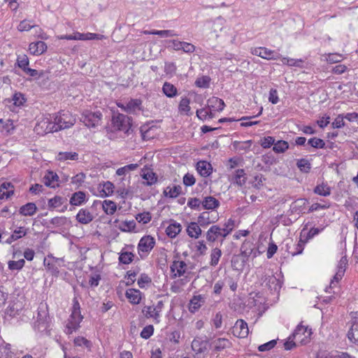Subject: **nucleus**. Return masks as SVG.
<instances>
[{
    "instance_id": "1",
    "label": "nucleus",
    "mask_w": 358,
    "mask_h": 358,
    "mask_svg": "<svg viewBox=\"0 0 358 358\" xmlns=\"http://www.w3.org/2000/svg\"><path fill=\"white\" fill-rule=\"evenodd\" d=\"M47 306L41 304L38 309L36 321L34 324V329L41 333L48 332L49 322Z\"/></svg>"
},
{
    "instance_id": "2",
    "label": "nucleus",
    "mask_w": 358,
    "mask_h": 358,
    "mask_svg": "<svg viewBox=\"0 0 358 358\" xmlns=\"http://www.w3.org/2000/svg\"><path fill=\"white\" fill-rule=\"evenodd\" d=\"M52 115L57 131L70 128L76 122V119L69 112H60Z\"/></svg>"
},
{
    "instance_id": "3",
    "label": "nucleus",
    "mask_w": 358,
    "mask_h": 358,
    "mask_svg": "<svg viewBox=\"0 0 358 358\" xmlns=\"http://www.w3.org/2000/svg\"><path fill=\"white\" fill-rule=\"evenodd\" d=\"M35 131L38 134H45L48 133H53L57 131V128L55 124L53 115H49L43 117L38 121L35 126Z\"/></svg>"
},
{
    "instance_id": "4",
    "label": "nucleus",
    "mask_w": 358,
    "mask_h": 358,
    "mask_svg": "<svg viewBox=\"0 0 358 358\" xmlns=\"http://www.w3.org/2000/svg\"><path fill=\"white\" fill-rule=\"evenodd\" d=\"M164 306L163 301H159L155 306H144L142 313L146 318L152 319L155 323H159L161 317L160 313L164 308Z\"/></svg>"
},
{
    "instance_id": "5",
    "label": "nucleus",
    "mask_w": 358,
    "mask_h": 358,
    "mask_svg": "<svg viewBox=\"0 0 358 358\" xmlns=\"http://www.w3.org/2000/svg\"><path fill=\"white\" fill-rule=\"evenodd\" d=\"M112 124L114 129L124 132H127L131 125L130 118L121 113H117L113 116Z\"/></svg>"
},
{
    "instance_id": "6",
    "label": "nucleus",
    "mask_w": 358,
    "mask_h": 358,
    "mask_svg": "<svg viewBox=\"0 0 358 358\" xmlns=\"http://www.w3.org/2000/svg\"><path fill=\"white\" fill-rule=\"evenodd\" d=\"M311 334L312 331L310 329L300 324L297 326L292 334V338L296 343L305 345L309 341Z\"/></svg>"
},
{
    "instance_id": "7",
    "label": "nucleus",
    "mask_w": 358,
    "mask_h": 358,
    "mask_svg": "<svg viewBox=\"0 0 358 358\" xmlns=\"http://www.w3.org/2000/svg\"><path fill=\"white\" fill-rule=\"evenodd\" d=\"M262 280V285L271 292H279L282 286V282L273 274L272 272L271 273L265 274Z\"/></svg>"
},
{
    "instance_id": "8",
    "label": "nucleus",
    "mask_w": 358,
    "mask_h": 358,
    "mask_svg": "<svg viewBox=\"0 0 358 358\" xmlns=\"http://www.w3.org/2000/svg\"><path fill=\"white\" fill-rule=\"evenodd\" d=\"M101 116L100 112L85 111L82 114L80 120L88 127H95L100 124Z\"/></svg>"
},
{
    "instance_id": "9",
    "label": "nucleus",
    "mask_w": 358,
    "mask_h": 358,
    "mask_svg": "<svg viewBox=\"0 0 358 358\" xmlns=\"http://www.w3.org/2000/svg\"><path fill=\"white\" fill-rule=\"evenodd\" d=\"M155 245V240L150 236H145L141 238L138 244V252L139 255L143 257L149 253Z\"/></svg>"
},
{
    "instance_id": "10",
    "label": "nucleus",
    "mask_w": 358,
    "mask_h": 358,
    "mask_svg": "<svg viewBox=\"0 0 358 358\" xmlns=\"http://www.w3.org/2000/svg\"><path fill=\"white\" fill-rule=\"evenodd\" d=\"M347 264V259L345 257H342L339 262L337 267V271L334 275L333 279L331 280L329 287L327 288L326 292L331 293V289L336 287L338 282L342 279L345 271V266Z\"/></svg>"
},
{
    "instance_id": "11",
    "label": "nucleus",
    "mask_w": 358,
    "mask_h": 358,
    "mask_svg": "<svg viewBox=\"0 0 358 358\" xmlns=\"http://www.w3.org/2000/svg\"><path fill=\"white\" fill-rule=\"evenodd\" d=\"M83 320V316L80 311L72 310L70 318L66 324V332L67 334H71L80 327V323Z\"/></svg>"
},
{
    "instance_id": "12",
    "label": "nucleus",
    "mask_w": 358,
    "mask_h": 358,
    "mask_svg": "<svg viewBox=\"0 0 358 358\" xmlns=\"http://www.w3.org/2000/svg\"><path fill=\"white\" fill-rule=\"evenodd\" d=\"M250 252L241 251L239 255H234L231 259V266L234 270L241 271H243L245 264L248 260V257L250 255Z\"/></svg>"
},
{
    "instance_id": "13",
    "label": "nucleus",
    "mask_w": 358,
    "mask_h": 358,
    "mask_svg": "<svg viewBox=\"0 0 358 358\" xmlns=\"http://www.w3.org/2000/svg\"><path fill=\"white\" fill-rule=\"evenodd\" d=\"M252 54L266 59H278L281 57L280 55L274 50H269L264 47L255 48L252 50Z\"/></svg>"
},
{
    "instance_id": "14",
    "label": "nucleus",
    "mask_w": 358,
    "mask_h": 358,
    "mask_svg": "<svg viewBox=\"0 0 358 358\" xmlns=\"http://www.w3.org/2000/svg\"><path fill=\"white\" fill-rule=\"evenodd\" d=\"M206 240L208 242L213 243L216 241L220 237H227L224 229H222L219 225L211 226L206 232Z\"/></svg>"
},
{
    "instance_id": "15",
    "label": "nucleus",
    "mask_w": 358,
    "mask_h": 358,
    "mask_svg": "<svg viewBox=\"0 0 358 358\" xmlns=\"http://www.w3.org/2000/svg\"><path fill=\"white\" fill-rule=\"evenodd\" d=\"M192 349L196 355L208 352V341L201 337H195L192 342Z\"/></svg>"
},
{
    "instance_id": "16",
    "label": "nucleus",
    "mask_w": 358,
    "mask_h": 358,
    "mask_svg": "<svg viewBox=\"0 0 358 358\" xmlns=\"http://www.w3.org/2000/svg\"><path fill=\"white\" fill-rule=\"evenodd\" d=\"M232 334L238 338H245L249 334L248 324L243 320H238L232 328Z\"/></svg>"
},
{
    "instance_id": "17",
    "label": "nucleus",
    "mask_w": 358,
    "mask_h": 358,
    "mask_svg": "<svg viewBox=\"0 0 358 358\" xmlns=\"http://www.w3.org/2000/svg\"><path fill=\"white\" fill-rule=\"evenodd\" d=\"M170 43H171L172 48L176 51L182 50L185 53H192L196 50V47L190 43L178 40H171Z\"/></svg>"
},
{
    "instance_id": "18",
    "label": "nucleus",
    "mask_w": 358,
    "mask_h": 358,
    "mask_svg": "<svg viewBox=\"0 0 358 358\" xmlns=\"http://www.w3.org/2000/svg\"><path fill=\"white\" fill-rule=\"evenodd\" d=\"M59 259L53 257L52 256H48V258H45L43 264L46 267V269L53 275L57 276L59 271Z\"/></svg>"
},
{
    "instance_id": "19",
    "label": "nucleus",
    "mask_w": 358,
    "mask_h": 358,
    "mask_svg": "<svg viewBox=\"0 0 358 358\" xmlns=\"http://www.w3.org/2000/svg\"><path fill=\"white\" fill-rule=\"evenodd\" d=\"M182 230V225L173 220H170L169 226L166 228L165 233L170 238H175Z\"/></svg>"
},
{
    "instance_id": "20",
    "label": "nucleus",
    "mask_w": 358,
    "mask_h": 358,
    "mask_svg": "<svg viewBox=\"0 0 358 358\" xmlns=\"http://www.w3.org/2000/svg\"><path fill=\"white\" fill-rule=\"evenodd\" d=\"M187 269V264L183 261H174L171 266V271L173 278L183 275Z\"/></svg>"
},
{
    "instance_id": "21",
    "label": "nucleus",
    "mask_w": 358,
    "mask_h": 358,
    "mask_svg": "<svg viewBox=\"0 0 358 358\" xmlns=\"http://www.w3.org/2000/svg\"><path fill=\"white\" fill-rule=\"evenodd\" d=\"M94 219L92 213L87 208H81L76 215V220L82 224H87Z\"/></svg>"
},
{
    "instance_id": "22",
    "label": "nucleus",
    "mask_w": 358,
    "mask_h": 358,
    "mask_svg": "<svg viewBox=\"0 0 358 358\" xmlns=\"http://www.w3.org/2000/svg\"><path fill=\"white\" fill-rule=\"evenodd\" d=\"M59 177L53 171H47L43 177V182L45 186L55 188L58 186Z\"/></svg>"
},
{
    "instance_id": "23",
    "label": "nucleus",
    "mask_w": 358,
    "mask_h": 358,
    "mask_svg": "<svg viewBox=\"0 0 358 358\" xmlns=\"http://www.w3.org/2000/svg\"><path fill=\"white\" fill-rule=\"evenodd\" d=\"M217 220V216L210 214L209 212H203L198 217L197 222L202 227H206L211 223H214Z\"/></svg>"
},
{
    "instance_id": "24",
    "label": "nucleus",
    "mask_w": 358,
    "mask_h": 358,
    "mask_svg": "<svg viewBox=\"0 0 358 358\" xmlns=\"http://www.w3.org/2000/svg\"><path fill=\"white\" fill-rule=\"evenodd\" d=\"M125 296L129 301L134 305L139 304L142 299V293L136 289H127Z\"/></svg>"
},
{
    "instance_id": "25",
    "label": "nucleus",
    "mask_w": 358,
    "mask_h": 358,
    "mask_svg": "<svg viewBox=\"0 0 358 358\" xmlns=\"http://www.w3.org/2000/svg\"><path fill=\"white\" fill-rule=\"evenodd\" d=\"M47 50V45L41 41L31 43L29 45V50L34 55H40Z\"/></svg>"
},
{
    "instance_id": "26",
    "label": "nucleus",
    "mask_w": 358,
    "mask_h": 358,
    "mask_svg": "<svg viewBox=\"0 0 358 358\" xmlns=\"http://www.w3.org/2000/svg\"><path fill=\"white\" fill-rule=\"evenodd\" d=\"M224 102L222 99L217 97H212L208 100V108L212 110L222 111L224 108Z\"/></svg>"
},
{
    "instance_id": "27",
    "label": "nucleus",
    "mask_w": 358,
    "mask_h": 358,
    "mask_svg": "<svg viewBox=\"0 0 358 358\" xmlns=\"http://www.w3.org/2000/svg\"><path fill=\"white\" fill-rule=\"evenodd\" d=\"M204 302L205 299L202 295L194 296L189 301V310L191 313H195L201 307Z\"/></svg>"
},
{
    "instance_id": "28",
    "label": "nucleus",
    "mask_w": 358,
    "mask_h": 358,
    "mask_svg": "<svg viewBox=\"0 0 358 358\" xmlns=\"http://www.w3.org/2000/svg\"><path fill=\"white\" fill-rule=\"evenodd\" d=\"M308 201L304 199H299L292 202L290 205V211L292 213H304V209Z\"/></svg>"
},
{
    "instance_id": "29",
    "label": "nucleus",
    "mask_w": 358,
    "mask_h": 358,
    "mask_svg": "<svg viewBox=\"0 0 358 358\" xmlns=\"http://www.w3.org/2000/svg\"><path fill=\"white\" fill-rule=\"evenodd\" d=\"M201 226L199 225V224L197 222H190L187 227V235L191 237V238H198L201 234Z\"/></svg>"
},
{
    "instance_id": "30",
    "label": "nucleus",
    "mask_w": 358,
    "mask_h": 358,
    "mask_svg": "<svg viewBox=\"0 0 358 358\" xmlns=\"http://www.w3.org/2000/svg\"><path fill=\"white\" fill-rule=\"evenodd\" d=\"M196 170L201 176L207 177L212 172V166L206 161H200L196 164Z\"/></svg>"
},
{
    "instance_id": "31",
    "label": "nucleus",
    "mask_w": 358,
    "mask_h": 358,
    "mask_svg": "<svg viewBox=\"0 0 358 358\" xmlns=\"http://www.w3.org/2000/svg\"><path fill=\"white\" fill-rule=\"evenodd\" d=\"M142 101L139 99H130L126 104V112L135 113L141 110Z\"/></svg>"
},
{
    "instance_id": "32",
    "label": "nucleus",
    "mask_w": 358,
    "mask_h": 358,
    "mask_svg": "<svg viewBox=\"0 0 358 358\" xmlns=\"http://www.w3.org/2000/svg\"><path fill=\"white\" fill-rule=\"evenodd\" d=\"M114 222L118 223V224H116L115 227L124 232L132 231L136 227V222L134 220H124L119 222L118 220H115Z\"/></svg>"
},
{
    "instance_id": "33",
    "label": "nucleus",
    "mask_w": 358,
    "mask_h": 358,
    "mask_svg": "<svg viewBox=\"0 0 358 358\" xmlns=\"http://www.w3.org/2000/svg\"><path fill=\"white\" fill-rule=\"evenodd\" d=\"M27 234V229L24 227H20L15 229L10 237L6 240V243L8 244L24 237Z\"/></svg>"
},
{
    "instance_id": "34",
    "label": "nucleus",
    "mask_w": 358,
    "mask_h": 358,
    "mask_svg": "<svg viewBox=\"0 0 358 358\" xmlns=\"http://www.w3.org/2000/svg\"><path fill=\"white\" fill-rule=\"evenodd\" d=\"M347 336L350 343L358 346V321L352 324Z\"/></svg>"
},
{
    "instance_id": "35",
    "label": "nucleus",
    "mask_w": 358,
    "mask_h": 358,
    "mask_svg": "<svg viewBox=\"0 0 358 358\" xmlns=\"http://www.w3.org/2000/svg\"><path fill=\"white\" fill-rule=\"evenodd\" d=\"M78 153L76 152H59L57 155V159L60 162L68 160L77 161L79 159Z\"/></svg>"
},
{
    "instance_id": "36",
    "label": "nucleus",
    "mask_w": 358,
    "mask_h": 358,
    "mask_svg": "<svg viewBox=\"0 0 358 358\" xmlns=\"http://www.w3.org/2000/svg\"><path fill=\"white\" fill-rule=\"evenodd\" d=\"M13 186L10 182H4L0 186V199H8L13 194Z\"/></svg>"
},
{
    "instance_id": "37",
    "label": "nucleus",
    "mask_w": 358,
    "mask_h": 358,
    "mask_svg": "<svg viewBox=\"0 0 358 358\" xmlns=\"http://www.w3.org/2000/svg\"><path fill=\"white\" fill-rule=\"evenodd\" d=\"M163 93L169 98H173L178 95V90L175 85L169 82H165L162 86Z\"/></svg>"
},
{
    "instance_id": "38",
    "label": "nucleus",
    "mask_w": 358,
    "mask_h": 358,
    "mask_svg": "<svg viewBox=\"0 0 358 358\" xmlns=\"http://www.w3.org/2000/svg\"><path fill=\"white\" fill-rule=\"evenodd\" d=\"M37 207L34 203H27L20 208V213L24 216H32L36 213Z\"/></svg>"
},
{
    "instance_id": "39",
    "label": "nucleus",
    "mask_w": 358,
    "mask_h": 358,
    "mask_svg": "<svg viewBox=\"0 0 358 358\" xmlns=\"http://www.w3.org/2000/svg\"><path fill=\"white\" fill-rule=\"evenodd\" d=\"M0 358H15L10 344H5L3 342L0 344Z\"/></svg>"
},
{
    "instance_id": "40",
    "label": "nucleus",
    "mask_w": 358,
    "mask_h": 358,
    "mask_svg": "<svg viewBox=\"0 0 358 358\" xmlns=\"http://www.w3.org/2000/svg\"><path fill=\"white\" fill-rule=\"evenodd\" d=\"M214 350L220 352L231 346V342L224 338H220L213 342Z\"/></svg>"
},
{
    "instance_id": "41",
    "label": "nucleus",
    "mask_w": 358,
    "mask_h": 358,
    "mask_svg": "<svg viewBox=\"0 0 358 358\" xmlns=\"http://www.w3.org/2000/svg\"><path fill=\"white\" fill-rule=\"evenodd\" d=\"M102 208L107 215H113L117 210L116 203L110 200H104L102 203Z\"/></svg>"
},
{
    "instance_id": "42",
    "label": "nucleus",
    "mask_w": 358,
    "mask_h": 358,
    "mask_svg": "<svg viewBox=\"0 0 358 358\" xmlns=\"http://www.w3.org/2000/svg\"><path fill=\"white\" fill-rule=\"evenodd\" d=\"M181 189L180 185L169 186L164 189V194L166 197L176 198L180 194Z\"/></svg>"
},
{
    "instance_id": "43",
    "label": "nucleus",
    "mask_w": 358,
    "mask_h": 358,
    "mask_svg": "<svg viewBox=\"0 0 358 358\" xmlns=\"http://www.w3.org/2000/svg\"><path fill=\"white\" fill-rule=\"evenodd\" d=\"M141 176L143 179L145 180L143 183L146 185H152L157 180V176L151 171H145Z\"/></svg>"
},
{
    "instance_id": "44",
    "label": "nucleus",
    "mask_w": 358,
    "mask_h": 358,
    "mask_svg": "<svg viewBox=\"0 0 358 358\" xmlns=\"http://www.w3.org/2000/svg\"><path fill=\"white\" fill-rule=\"evenodd\" d=\"M85 194L83 192H77L71 196L70 203L73 206H80L85 200Z\"/></svg>"
},
{
    "instance_id": "45",
    "label": "nucleus",
    "mask_w": 358,
    "mask_h": 358,
    "mask_svg": "<svg viewBox=\"0 0 358 358\" xmlns=\"http://www.w3.org/2000/svg\"><path fill=\"white\" fill-rule=\"evenodd\" d=\"M66 199L60 196H55L48 200V206L49 209L57 208L65 202Z\"/></svg>"
},
{
    "instance_id": "46",
    "label": "nucleus",
    "mask_w": 358,
    "mask_h": 358,
    "mask_svg": "<svg viewBox=\"0 0 358 358\" xmlns=\"http://www.w3.org/2000/svg\"><path fill=\"white\" fill-rule=\"evenodd\" d=\"M245 175L243 169H238L232 178V181L238 185L242 186L245 183Z\"/></svg>"
},
{
    "instance_id": "47",
    "label": "nucleus",
    "mask_w": 358,
    "mask_h": 358,
    "mask_svg": "<svg viewBox=\"0 0 358 358\" xmlns=\"http://www.w3.org/2000/svg\"><path fill=\"white\" fill-rule=\"evenodd\" d=\"M202 204L204 208L210 210L217 208L220 203L213 196H207L203 201Z\"/></svg>"
},
{
    "instance_id": "48",
    "label": "nucleus",
    "mask_w": 358,
    "mask_h": 358,
    "mask_svg": "<svg viewBox=\"0 0 358 358\" xmlns=\"http://www.w3.org/2000/svg\"><path fill=\"white\" fill-rule=\"evenodd\" d=\"M16 64L24 72L29 68V61L28 57L24 54L17 55Z\"/></svg>"
},
{
    "instance_id": "49",
    "label": "nucleus",
    "mask_w": 358,
    "mask_h": 358,
    "mask_svg": "<svg viewBox=\"0 0 358 358\" xmlns=\"http://www.w3.org/2000/svg\"><path fill=\"white\" fill-rule=\"evenodd\" d=\"M314 192L320 196H327L331 194V188L327 185L322 183L315 187Z\"/></svg>"
},
{
    "instance_id": "50",
    "label": "nucleus",
    "mask_w": 358,
    "mask_h": 358,
    "mask_svg": "<svg viewBox=\"0 0 358 358\" xmlns=\"http://www.w3.org/2000/svg\"><path fill=\"white\" fill-rule=\"evenodd\" d=\"M222 256V251L220 249L215 248L211 250L210 253V262L212 266H215L218 264L220 259Z\"/></svg>"
},
{
    "instance_id": "51",
    "label": "nucleus",
    "mask_w": 358,
    "mask_h": 358,
    "mask_svg": "<svg viewBox=\"0 0 358 358\" xmlns=\"http://www.w3.org/2000/svg\"><path fill=\"white\" fill-rule=\"evenodd\" d=\"M289 148V143L285 141H278L274 143L273 150L276 153H283Z\"/></svg>"
},
{
    "instance_id": "52",
    "label": "nucleus",
    "mask_w": 358,
    "mask_h": 358,
    "mask_svg": "<svg viewBox=\"0 0 358 358\" xmlns=\"http://www.w3.org/2000/svg\"><path fill=\"white\" fill-rule=\"evenodd\" d=\"M196 116L201 120H206V119H212L213 117L212 112L209 108H203L196 110Z\"/></svg>"
},
{
    "instance_id": "53",
    "label": "nucleus",
    "mask_w": 358,
    "mask_h": 358,
    "mask_svg": "<svg viewBox=\"0 0 358 358\" xmlns=\"http://www.w3.org/2000/svg\"><path fill=\"white\" fill-rule=\"evenodd\" d=\"M138 167V164H131L129 165H126L123 167L117 169V170L116 171V174L120 176H124L131 171H135Z\"/></svg>"
},
{
    "instance_id": "54",
    "label": "nucleus",
    "mask_w": 358,
    "mask_h": 358,
    "mask_svg": "<svg viewBox=\"0 0 358 358\" xmlns=\"http://www.w3.org/2000/svg\"><path fill=\"white\" fill-rule=\"evenodd\" d=\"M134 257V255L130 252L122 251L119 256V261L120 263L124 264H130Z\"/></svg>"
},
{
    "instance_id": "55",
    "label": "nucleus",
    "mask_w": 358,
    "mask_h": 358,
    "mask_svg": "<svg viewBox=\"0 0 358 358\" xmlns=\"http://www.w3.org/2000/svg\"><path fill=\"white\" fill-rule=\"evenodd\" d=\"M296 166L303 173H308L311 169V164L306 159H299L296 162Z\"/></svg>"
},
{
    "instance_id": "56",
    "label": "nucleus",
    "mask_w": 358,
    "mask_h": 358,
    "mask_svg": "<svg viewBox=\"0 0 358 358\" xmlns=\"http://www.w3.org/2000/svg\"><path fill=\"white\" fill-rule=\"evenodd\" d=\"M281 62L283 64L289 66H301L303 61L301 59H293L289 57H282Z\"/></svg>"
},
{
    "instance_id": "57",
    "label": "nucleus",
    "mask_w": 358,
    "mask_h": 358,
    "mask_svg": "<svg viewBox=\"0 0 358 358\" xmlns=\"http://www.w3.org/2000/svg\"><path fill=\"white\" fill-rule=\"evenodd\" d=\"M324 57L325 60L330 64L338 63L343 59V56L337 53H329Z\"/></svg>"
},
{
    "instance_id": "58",
    "label": "nucleus",
    "mask_w": 358,
    "mask_h": 358,
    "mask_svg": "<svg viewBox=\"0 0 358 358\" xmlns=\"http://www.w3.org/2000/svg\"><path fill=\"white\" fill-rule=\"evenodd\" d=\"M152 215L149 212H143L136 215V220L141 224H145L150 222Z\"/></svg>"
},
{
    "instance_id": "59",
    "label": "nucleus",
    "mask_w": 358,
    "mask_h": 358,
    "mask_svg": "<svg viewBox=\"0 0 358 358\" xmlns=\"http://www.w3.org/2000/svg\"><path fill=\"white\" fill-rule=\"evenodd\" d=\"M25 261L23 259L17 261H9L8 263V268L10 270H20L23 268Z\"/></svg>"
},
{
    "instance_id": "60",
    "label": "nucleus",
    "mask_w": 358,
    "mask_h": 358,
    "mask_svg": "<svg viewBox=\"0 0 358 358\" xmlns=\"http://www.w3.org/2000/svg\"><path fill=\"white\" fill-rule=\"evenodd\" d=\"M308 144L314 148H324L325 146L324 141L316 137L310 138L308 141Z\"/></svg>"
},
{
    "instance_id": "61",
    "label": "nucleus",
    "mask_w": 358,
    "mask_h": 358,
    "mask_svg": "<svg viewBox=\"0 0 358 358\" xmlns=\"http://www.w3.org/2000/svg\"><path fill=\"white\" fill-rule=\"evenodd\" d=\"M113 189L114 185L112 182L109 181L104 182L103 185V189L101 190V192H103L102 196H108L111 195L113 192Z\"/></svg>"
},
{
    "instance_id": "62",
    "label": "nucleus",
    "mask_w": 358,
    "mask_h": 358,
    "mask_svg": "<svg viewBox=\"0 0 358 358\" xmlns=\"http://www.w3.org/2000/svg\"><path fill=\"white\" fill-rule=\"evenodd\" d=\"M178 109L180 112L188 114L190 110L189 100L187 98H182L180 101Z\"/></svg>"
},
{
    "instance_id": "63",
    "label": "nucleus",
    "mask_w": 358,
    "mask_h": 358,
    "mask_svg": "<svg viewBox=\"0 0 358 358\" xmlns=\"http://www.w3.org/2000/svg\"><path fill=\"white\" fill-rule=\"evenodd\" d=\"M210 78L208 76L198 78L195 81V85L199 87L207 88L209 86Z\"/></svg>"
},
{
    "instance_id": "64",
    "label": "nucleus",
    "mask_w": 358,
    "mask_h": 358,
    "mask_svg": "<svg viewBox=\"0 0 358 358\" xmlns=\"http://www.w3.org/2000/svg\"><path fill=\"white\" fill-rule=\"evenodd\" d=\"M12 100L13 101V104L16 106H22L25 102L24 95L20 92L15 93L13 96Z\"/></svg>"
}]
</instances>
